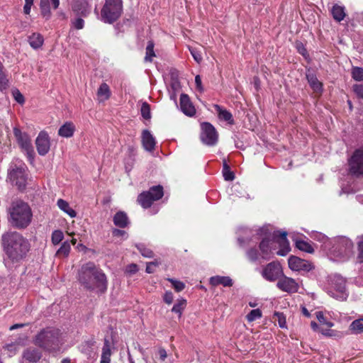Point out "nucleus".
Returning a JSON list of instances; mask_svg holds the SVG:
<instances>
[{
    "instance_id": "obj_1",
    "label": "nucleus",
    "mask_w": 363,
    "mask_h": 363,
    "mask_svg": "<svg viewBox=\"0 0 363 363\" xmlns=\"http://www.w3.org/2000/svg\"><path fill=\"white\" fill-rule=\"evenodd\" d=\"M78 281L86 289L104 293L108 281L106 274L92 262L84 264L78 272Z\"/></svg>"
},
{
    "instance_id": "obj_2",
    "label": "nucleus",
    "mask_w": 363,
    "mask_h": 363,
    "mask_svg": "<svg viewBox=\"0 0 363 363\" xmlns=\"http://www.w3.org/2000/svg\"><path fill=\"white\" fill-rule=\"evenodd\" d=\"M4 250L13 262L23 259L29 252L28 240L17 232H8L2 235Z\"/></svg>"
},
{
    "instance_id": "obj_3",
    "label": "nucleus",
    "mask_w": 363,
    "mask_h": 363,
    "mask_svg": "<svg viewBox=\"0 0 363 363\" xmlns=\"http://www.w3.org/2000/svg\"><path fill=\"white\" fill-rule=\"evenodd\" d=\"M9 222L17 228H25L31 221V209L23 201H16L13 202L9 209Z\"/></svg>"
},
{
    "instance_id": "obj_4",
    "label": "nucleus",
    "mask_w": 363,
    "mask_h": 363,
    "mask_svg": "<svg viewBox=\"0 0 363 363\" xmlns=\"http://www.w3.org/2000/svg\"><path fill=\"white\" fill-rule=\"evenodd\" d=\"M34 342L36 345L47 350H56L62 344L60 330L57 328H47L35 336Z\"/></svg>"
},
{
    "instance_id": "obj_5",
    "label": "nucleus",
    "mask_w": 363,
    "mask_h": 363,
    "mask_svg": "<svg viewBox=\"0 0 363 363\" xmlns=\"http://www.w3.org/2000/svg\"><path fill=\"white\" fill-rule=\"evenodd\" d=\"M325 290L331 297L339 301H345L349 296L346 288V279L339 274L328 277Z\"/></svg>"
},
{
    "instance_id": "obj_6",
    "label": "nucleus",
    "mask_w": 363,
    "mask_h": 363,
    "mask_svg": "<svg viewBox=\"0 0 363 363\" xmlns=\"http://www.w3.org/2000/svg\"><path fill=\"white\" fill-rule=\"evenodd\" d=\"M122 13V0H106L101 11V19L106 23H113L121 17Z\"/></svg>"
},
{
    "instance_id": "obj_7",
    "label": "nucleus",
    "mask_w": 363,
    "mask_h": 363,
    "mask_svg": "<svg viewBox=\"0 0 363 363\" xmlns=\"http://www.w3.org/2000/svg\"><path fill=\"white\" fill-rule=\"evenodd\" d=\"M163 195V187L161 185L154 186L149 191L140 194L138 196V201L143 208H147L155 201L160 199Z\"/></svg>"
},
{
    "instance_id": "obj_8",
    "label": "nucleus",
    "mask_w": 363,
    "mask_h": 363,
    "mask_svg": "<svg viewBox=\"0 0 363 363\" xmlns=\"http://www.w3.org/2000/svg\"><path fill=\"white\" fill-rule=\"evenodd\" d=\"M353 249V243L351 240L345 237L339 238L333 247L332 252L340 261L348 259Z\"/></svg>"
},
{
    "instance_id": "obj_9",
    "label": "nucleus",
    "mask_w": 363,
    "mask_h": 363,
    "mask_svg": "<svg viewBox=\"0 0 363 363\" xmlns=\"http://www.w3.org/2000/svg\"><path fill=\"white\" fill-rule=\"evenodd\" d=\"M349 172L355 177L363 176V145L357 149L348 160Z\"/></svg>"
},
{
    "instance_id": "obj_10",
    "label": "nucleus",
    "mask_w": 363,
    "mask_h": 363,
    "mask_svg": "<svg viewBox=\"0 0 363 363\" xmlns=\"http://www.w3.org/2000/svg\"><path fill=\"white\" fill-rule=\"evenodd\" d=\"M201 140L202 143L208 146H213L218 142V133L216 128L209 123L204 122L201 124Z\"/></svg>"
},
{
    "instance_id": "obj_11",
    "label": "nucleus",
    "mask_w": 363,
    "mask_h": 363,
    "mask_svg": "<svg viewBox=\"0 0 363 363\" xmlns=\"http://www.w3.org/2000/svg\"><path fill=\"white\" fill-rule=\"evenodd\" d=\"M26 167L24 164L12 169L9 173V178L12 183L21 190L23 189L26 184Z\"/></svg>"
},
{
    "instance_id": "obj_12",
    "label": "nucleus",
    "mask_w": 363,
    "mask_h": 363,
    "mask_svg": "<svg viewBox=\"0 0 363 363\" xmlns=\"http://www.w3.org/2000/svg\"><path fill=\"white\" fill-rule=\"evenodd\" d=\"M261 274L262 277L269 281H275L283 275L281 266L275 262L267 264L262 269Z\"/></svg>"
},
{
    "instance_id": "obj_13",
    "label": "nucleus",
    "mask_w": 363,
    "mask_h": 363,
    "mask_svg": "<svg viewBox=\"0 0 363 363\" xmlns=\"http://www.w3.org/2000/svg\"><path fill=\"white\" fill-rule=\"evenodd\" d=\"M287 233L285 231H276L274 233V241L275 246L279 245V250L276 254L280 256L286 255L290 251L289 242L286 238Z\"/></svg>"
},
{
    "instance_id": "obj_14",
    "label": "nucleus",
    "mask_w": 363,
    "mask_h": 363,
    "mask_svg": "<svg viewBox=\"0 0 363 363\" xmlns=\"http://www.w3.org/2000/svg\"><path fill=\"white\" fill-rule=\"evenodd\" d=\"M288 264L289 268L293 271L308 272L313 269L311 262L295 256H291L289 258Z\"/></svg>"
},
{
    "instance_id": "obj_15",
    "label": "nucleus",
    "mask_w": 363,
    "mask_h": 363,
    "mask_svg": "<svg viewBox=\"0 0 363 363\" xmlns=\"http://www.w3.org/2000/svg\"><path fill=\"white\" fill-rule=\"evenodd\" d=\"M13 134L21 148L26 151L29 157H32L33 150L28 134L22 133L21 130L16 127L13 128Z\"/></svg>"
},
{
    "instance_id": "obj_16",
    "label": "nucleus",
    "mask_w": 363,
    "mask_h": 363,
    "mask_svg": "<svg viewBox=\"0 0 363 363\" xmlns=\"http://www.w3.org/2000/svg\"><path fill=\"white\" fill-rule=\"evenodd\" d=\"M277 286L282 291L287 293H296L298 290V284L292 278L284 276L280 277L277 283Z\"/></svg>"
},
{
    "instance_id": "obj_17",
    "label": "nucleus",
    "mask_w": 363,
    "mask_h": 363,
    "mask_svg": "<svg viewBox=\"0 0 363 363\" xmlns=\"http://www.w3.org/2000/svg\"><path fill=\"white\" fill-rule=\"evenodd\" d=\"M272 238H264L259 244L261 256L264 259H269L276 253V246Z\"/></svg>"
},
{
    "instance_id": "obj_18",
    "label": "nucleus",
    "mask_w": 363,
    "mask_h": 363,
    "mask_svg": "<svg viewBox=\"0 0 363 363\" xmlns=\"http://www.w3.org/2000/svg\"><path fill=\"white\" fill-rule=\"evenodd\" d=\"M35 145L38 154L43 156L45 155L50 147L48 134L45 131H41L35 140Z\"/></svg>"
},
{
    "instance_id": "obj_19",
    "label": "nucleus",
    "mask_w": 363,
    "mask_h": 363,
    "mask_svg": "<svg viewBox=\"0 0 363 363\" xmlns=\"http://www.w3.org/2000/svg\"><path fill=\"white\" fill-rule=\"evenodd\" d=\"M42 354L38 349L28 347L23 352L21 363H37L41 358Z\"/></svg>"
},
{
    "instance_id": "obj_20",
    "label": "nucleus",
    "mask_w": 363,
    "mask_h": 363,
    "mask_svg": "<svg viewBox=\"0 0 363 363\" xmlns=\"http://www.w3.org/2000/svg\"><path fill=\"white\" fill-rule=\"evenodd\" d=\"M180 108L182 111L188 116L192 117L196 114L195 107L186 94H182L180 96Z\"/></svg>"
},
{
    "instance_id": "obj_21",
    "label": "nucleus",
    "mask_w": 363,
    "mask_h": 363,
    "mask_svg": "<svg viewBox=\"0 0 363 363\" xmlns=\"http://www.w3.org/2000/svg\"><path fill=\"white\" fill-rule=\"evenodd\" d=\"M50 4L54 9H57L60 5V0H40L41 14L46 19H49L51 16Z\"/></svg>"
},
{
    "instance_id": "obj_22",
    "label": "nucleus",
    "mask_w": 363,
    "mask_h": 363,
    "mask_svg": "<svg viewBox=\"0 0 363 363\" xmlns=\"http://www.w3.org/2000/svg\"><path fill=\"white\" fill-rule=\"evenodd\" d=\"M72 9L77 14L86 16L91 11V6L86 0H74Z\"/></svg>"
},
{
    "instance_id": "obj_23",
    "label": "nucleus",
    "mask_w": 363,
    "mask_h": 363,
    "mask_svg": "<svg viewBox=\"0 0 363 363\" xmlns=\"http://www.w3.org/2000/svg\"><path fill=\"white\" fill-rule=\"evenodd\" d=\"M142 143L145 150L148 152H152L154 150L155 147V140L149 130H144L143 131Z\"/></svg>"
},
{
    "instance_id": "obj_24",
    "label": "nucleus",
    "mask_w": 363,
    "mask_h": 363,
    "mask_svg": "<svg viewBox=\"0 0 363 363\" xmlns=\"http://www.w3.org/2000/svg\"><path fill=\"white\" fill-rule=\"evenodd\" d=\"M209 283L213 286L222 285L223 286H232L233 281L230 277L225 276H214L211 277L209 279Z\"/></svg>"
},
{
    "instance_id": "obj_25",
    "label": "nucleus",
    "mask_w": 363,
    "mask_h": 363,
    "mask_svg": "<svg viewBox=\"0 0 363 363\" xmlns=\"http://www.w3.org/2000/svg\"><path fill=\"white\" fill-rule=\"evenodd\" d=\"M76 130L72 122L65 123L58 130V135L62 138H71Z\"/></svg>"
},
{
    "instance_id": "obj_26",
    "label": "nucleus",
    "mask_w": 363,
    "mask_h": 363,
    "mask_svg": "<svg viewBox=\"0 0 363 363\" xmlns=\"http://www.w3.org/2000/svg\"><path fill=\"white\" fill-rule=\"evenodd\" d=\"M214 108L218 113L219 119L226 121L228 124H234V120L231 113L226 109L223 108L219 105H214Z\"/></svg>"
},
{
    "instance_id": "obj_27",
    "label": "nucleus",
    "mask_w": 363,
    "mask_h": 363,
    "mask_svg": "<svg viewBox=\"0 0 363 363\" xmlns=\"http://www.w3.org/2000/svg\"><path fill=\"white\" fill-rule=\"evenodd\" d=\"M111 343L108 339L105 338L100 363H111Z\"/></svg>"
},
{
    "instance_id": "obj_28",
    "label": "nucleus",
    "mask_w": 363,
    "mask_h": 363,
    "mask_svg": "<svg viewBox=\"0 0 363 363\" xmlns=\"http://www.w3.org/2000/svg\"><path fill=\"white\" fill-rule=\"evenodd\" d=\"M111 96V90L106 83H102L97 91V97L99 102H104Z\"/></svg>"
},
{
    "instance_id": "obj_29",
    "label": "nucleus",
    "mask_w": 363,
    "mask_h": 363,
    "mask_svg": "<svg viewBox=\"0 0 363 363\" xmlns=\"http://www.w3.org/2000/svg\"><path fill=\"white\" fill-rule=\"evenodd\" d=\"M113 223L119 228H125L129 223L127 214L123 211L117 212L113 216Z\"/></svg>"
},
{
    "instance_id": "obj_30",
    "label": "nucleus",
    "mask_w": 363,
    "mask_h": 363,
    "mask_svg": "<svg viewBox=\"0 0 363 363\" xmlns=\"http://www.w3.org/2000/svg\"><path fill=\"white\" fill-rule=\"evenodd\" d=\"M306 79L313 91L316 92H320L322 91V84L319 82L316 76L313 72H308L306 74Z\"/></svg>"
},
{
    "instance_id": "obj_31",
    "label": "nucleus",
    "mask_w": 363,
    "mask_h": 363,
    "mask_svg": "<svg viewBox=\"0 0 363 363\" xmlns=\"http://www.w3.org/2000/svg\"><path fill=\"white\" fill-rule=\"evenodd\" d=\"M57 205L58 208L67 213L71 218H75L77 216L76 211L70 207L69 203L65 200L60 199L57 200Z\"/></svg>"
},
{
    "instance_id": "obj_32",
    "label": "nucleus",
    "mask_w": 363,
    "mask_h": 363,
    "mask_svg": "<svg viewBox=\"0 0 363 363\" xmlns=\"http://www.w3.org/2000/svg\"><path fill=\"white\" fill-rule=\"evenodd\" d=\"M43 41V37L40 33H34L28 37V43L33 49L40 48Z\"/></svg>"
},
{
    "instance_id": "obj_33",
    "label": "nucleus",
    "mask_w": 363,
    "mask_h": 363,
    "mask_svg": "<svg viewBox=\"0 0 363 363\" xmlns=\"http://www.w3.org/2000/svg\"><path fill=\"white\" fill-rule=\"evenodd\" d=\"M333 18L337 22H340L345 17V7L335 4L331 10Z\"/></svg>"
},
{
    "instance_id": "obj_34",
    "label": "nucleus",
    "mask_w": 363,
    "mask_h": 363,
    "mask_svg": "<svg viewBox=\"0 0 363 363\" xmlns=\"http://www.w3.org/2000/svg\"><path fill=\"white\" fill-rule=\"evenodd\" d=\"M349 330L352 334L363 333V318L354 320L351 323Z\"/></svg>"
},
{
    "instance_id": "obj_35",
    "label": "nucleus",
    "mask_w": 363,
    "mask_h": 363,
    "mask_svg": "<svg viewBox=\"0 0 363 363\" xmlns=\"http://www.w3.org/2000/svg\"><path fill=\"white\" fill-rule=\"evenodd\" d=\"M71 250L70 242L67 240L62 243L60 247L56 252V257H67Z\"/></svg>"
},
{
    "instance_id": "obj_36",
    "label": "nucleus",
    "mask_w": 363,
    "mask_h": 363,
    "mask_svg": "<svg viewBox=\"0 0 363 363\" xmlns=\"http://www.w3.org/2000/svg\"><path fill=\"white\" fill-rule=\"evenodd\" d=\"M186 306V301L184 298H181L173 306L172 311L178 314L179 318L182 315V312Z\"/></svg>"
},
{
    "instance_id": "obj_37",
    "label": "nucleus",
    "mask_w": 363,
    "mask_h": 363,
    "mask_svg": "<svg viewBox=\"0 0 363 363\" xmlns=\"http://www.w3.org/2000/svg\"><path fill=\"white\" fill-rule=\"evenodd\" d=\"M296 247L298 250H300L301 251H304L306 252L312 253L313 252V248L311 246V245L304 240H296Z\"/></svg>"
},
{
    "instance_id": "obj_38",
    "label": "nucleus",
    "mask_w": 363,
    "mask_h": 363,
    "mask_svg": "<svg viewBox=\"0 0 363 363\" xmlns=\"http://www.w3.org/2000/svg\"><path fill=\"white\" fill-rule=\"evenodd\" d=\"M64 238V234L60 230H55L52 233L51 240L54 245H58Z\"/></svg>"
},
{
    "instance_id": "obj_39",
    "label": "nucleus",
    "mask_w": 363,
    "mask_h": 363,
    "mask_svg": "<svg viewBox=\"0 0 363 363\" xmlns=\"http://www.w3.org/2000/svg\"><path fill=\"white\" fill-rule=\"evenodd\" d=\"M315 315L318 320L320 324L326 325L328 328H332L334 325L333 322L327 320L322 311L316 312Z\"/></svg>"
},
{
    "instance_id": "obj_40",
    "label": "nucleus",
    "mask_w": 363,
    "mask_h": 363,
    "mask_svg": "<svg viewBox=\"0 0 363 363\" xmlns=\"http://www.w3.org/2000/svg\"><path fill=\"white\" fill-rule=\"evenodd\" d=\"M352 77L355 81H363V68L354 67L352 69Z\"/></svg>"
},
{
    "instance_id": "obj_41",
    "label": "nucleus",
    "mask_w": 363,
    "mask_h": 363,
    "mask_svg": "<svg viewBox=\"0 0 363 363\" xmlns=\"http://www.w3.org/2000/svg\"><path fill=\"white\" fill-rule=\"evenodd\" d=\"M140 112L143 118L148 120L151 118L150 107L147 102H143L141 106Z\"/></svg>"
},
{
    "instance_id": "obj_42",
    "label": "nucleus",
    "mask_w": 363,
    "mask_h": 363,
    "mask_svg": "<svg viewBox=\"0 0 363 363\" xmlns=\"http://www.w3.org/2000/svg\"><path fill=\"white\" fill-rule=\"evenodd\" d=\"M154 56V44L152 42H149L146 48V55L145 60L146 62H151Z\"/></svg>"
},
{
    "instance_id": "obj_43",
    "label": "nucleus",
    "mask_w": 363,
    "mask_h": 363,
    "mask_svg": "<svg viewBox=\"0 0 363 363\" xmlns=\"http://www.w3.org/2000/svg\"><path fill=\"white\" fill-rule=\"evenodd\" d=\"M262 317V312L259 309H253L247 315L248 322H252Z\"/></svg>"
},
{
    "instance_id": "obj_44",
    "label": "nucleus",
    "mask_w": 363,
    "mask_h": 363,
    "mask_svg": "<svg viewBox=\"0 0 363 363\" xmlns=\"http://www.w3.org/2000/svg\"><path fill=\"white\" fill-rule=\"evenodd\" d=\"M137 247L143 257L150 258L153 256L152 251L145 245H138Z\"/></svg>"
},
{
    "instance_id": "obj_45",
    "label": "nucleus",
    "mask_w": 363,
    "mask_h": 363,
    "mask_svg": "<svg viewBox=\"0 0 363 363\" xmlns=\"http://www.w3.org/2000/svg\"><path fill=\"white\" fill-rule=\"evenodd\" d=\"M168 281L171 282L172 286L177 292L182 291L185 288V284L180 281H177L174 279H168Z\"/></svg>"
},
{
    "instance_id": "obj_46",
    "label": "nucleus",
    "mask_w": 363,
    "mask_h": 363,
    "mask_svg": "<svg viewBox=\"0 0 363 363\" xmlns=\"http://www.w3.org/2000/svg\"><path fill=\"white\" fill-rule=\"evenodd\" d=\"M4 350H7L9 352V355L13 356L14 355L18 350V345L16 343H10L7 344L4 347Z\"/></svg>"
},
{
    "instance_id": "obj_47",
    "label": "nucleus",
    "mask_w": 363,
    "mask_h": 363,
    "mask_svg": "<svg viewBox=\"0 0 363 363\" xmlns=\"http://www.w3.org/2000/svg\"><path fill=\"white\" fill-rule=\"evenodd\" d=\"M189 50L191 52V55H192L194 60L197 62V63H201L203 58H202V56H201V54L200 52V51H199L196 48H189Z\"/></svg>"
},
{
    "instance_id": "obj_48",
    "label": "nucleus",
    "mask_w": 363,
    "mask_h": 363,
    "mask_svg": "<svg viewBox=\"0 0 363 363\" xmlns=\"http://www.w3.org/2000/svg\"><path fill=\"white\" fill-rule=\"evenodd\" d=\"M358 260L360 263H363V235L359 238L358 241Z\"/></svg>"
},
{
    "instance_id": "obj_49",
    "label": "nucleus",
    "mask_w": 363,
    "mask_h": 363,
    "mask_svg": "<svg viewBox=\"0 0 363 363\" xmlns=\"http://www.w3.org/2000/svg\"><path fill=\"white\" fill-rule=\"evenodd\" d=\"M12 94H13V98L18 104H23L24 103V101H25L24 96L18 89L13 90Z\"/></svg>"
},
{
    "instance_id": "obj_50",
    "label": "nucleus",
    "mask_w": 363,
    "mask_h": 363,
    "mask_svg": "<svg viewBox=\"0 0 363 363\" xmlns=\"http://www.w3.org/2000/svg\"><path fill=\"white\" fill-rule=\"evenodd\" d=\"M247 256L251 261H256L258 259V251L252 248L247 252Z\"/></svg>"
},
{
    "instance_id": "obj_51",
    "label": "nucleus",
    "mask_w": 363,
    "mask_h": 363,
    "mask_svg": "<svg viewBox=\"0 0 363 363\" xmlns=\"http://www.w3.org/2000/svg\"><path fill=\"white\" fill-rule=\"evenodd\" d=\"M223 175L225 180L226 181H233L235 178V174L230 168L223 170Z\"/></svg>"
},
{
    "instance_id": "obj_52",
    "label": "nucleus",
    "mask_w": 363,
    "mask_h": 363,
    "mask_svg": "<svg viewBox=\"0 0 363 363\" xmlns=\"http://www.w3.org/2000/svg\"><path fill=\"white\" fill-rule=\"evenodd\" d=\"M353 91L357 94L359 98L363 99V85L362 84H355L353 86Z\"/></svg>"
},
{
    "instance_id": "obj_53",
    "label": "nucleus",
    "mask_w": 363,
    "mask_h": 363,
    "mask_svg": "<svg viewBox=\"0 0 363 363\" xmlns=\"http://www.w3.org/2000/svg\"><path fill=\"white\" fill-rule=\"evenodd\" d=\"M72 26L76 29H82L84 26V21L82 18H78L72 22Z\"/></svg>"
},
{
    "instance_id": "obj_54",
    "label": "nucleus",
    "mask_w": 363,
    "mask_h": 363,
    "mask_svg": "<svg viewBox=\"0 0 363 363\" xmlns=\"http://www.w3.org/2000/svg\"><path fill=\"white\" fill-rule=\"evenodd\" d=\"M138 271V267L136 264H130L125 268V273L128 274H134Z\"/></svg>"
},
{
    "instance_id": "obj_55",
    "label": "nucleus",
    "mask_w": 363,
    "mask_h": 363,
    "mask_svg": "<svg viewBox=\"0 0 363 363\" xmlns=\"http://www.w3.org/2000/svg\"><path fill=\"white\" fill-rule=\"evenodd\" d=\"M174 300V295L171 291H166L163 296V301L167 304H171Z\"/></svg>"
},
{
    "instance_id": "obj_56",
    "label": "nucleus",
    "mask_w": 363,
    "mask_h": 363,
    "mask_svg": "<svg viewBox=\"0 0 363 363\" xmlns=\"http://www.w3.org/2000/svg\"><path fill=\"white\" fill-rule=\"evenodd\" d=\"M159 263L157 262H151L147 264L146 267V272L148 274L153 273L155 271V268L158 266Z\"/></svg>"
},
{
    "instance_id": "obj_57",
    "label": "nucleus",
    "mask_w": 363,
    "mask_h": 363,
    "mask_svg": "<svg viewBox=\"0 0 363 363\" xmlns=\"http://www.w3.org/2000/svg\"><path fill=\"white\" fill-rule=\"evenodd\" d=\"M276 315L278 316V323L279 327L281 328H286V318L283 314L277 313Z\"/></svg>"
},
{
    "instance_id": "obj_58",
    "label": "nucleus",
    "mask_w": 363,
    "mask_h": 363,
    "mask_svg": "<svg viewBox=\"0 0 363 363\" xmlns=\"http://www.w3.org/2000/svg\"><path fill=\"white\" fill-rule=\"evenodd\" d=\"M112 233L115 237H124L125 238H128L127 233L123 230L113 229Z\"/></svg>"
},
{
    "instance_id": "obj_59",
    "label": "nucleus",
    "mask_w": 363,
    "mask_h": 363,
    "mask_svg": "<svg viewBox=\"0 0 363 363\" xmlns=\"http://www.w3.org/2000/svg\"><path fill=\"white\" fill-rule=\"evenodd\" d=\"M241 186L239 184H235L232 186L230 191L232 194H237L238 196H241V193L240 190H241Z\"/></svg>"
},
{
    "instance_id": "obj_60",
    "label": "nucleus",
    "mask_w": 363,
    "mask_h": 363,
    "mask_svg": "<svg viewBox=\"0 0 363 363\" xmlns=\"http://www.w3.org/2000/svg\"><path fill=\"white\" fill-rule=\"evenodd\" d=\"M195 83H196V89H198V91H199L200 92H203V87L202 86L201 79V77L199 75H196V77H195Z\"/></svg>"
},
{
    "instance_id": "obj_61",
    "label": "nucleus",
    "mask_w": 363,
    "mask_h": 363,
    "mask_svg": "<svg viewBox=\"0 0 363 363\" xmlns=\"http://www.w3.org/2000/svg\"><path fill=\"white\" fill-rule=\"evenodd\" d=\"M158 353H159L160 359L162 361H164L167 356L166 350L164 348H160L158 350Z\"/></svg>"
},
{
    "instance_id": "obj_62",
    "label": "nucleus",
    "mask_w": 363,
    "mask_h": 363,
    "mask_svg": "<svg viewBox=\"0 0 363 363\" xmlns=\"http://www.w3.org/2000/svg\"><path fill=\"white\" fill-rule=\"evenodd\" d=\"M32 5L25 4L23 7V11L26 14H29L30 12Z\"/></svg>"
},
{
    "instance_id": "obj_63",
    "label": "nucleus",
    "mask_w": 363,
    "mask_h": 363,
    "mask_svg": "<svg viewBox=\"0 0 363 363\" xmlns=\"http://www.w3.org/2000/svg\"><path fill=\"white\" fill-rule=\"evenodd\" d=\"M301 312H302L303 315L307 318H309L311 316L309 311L307 310V308L305 306L301 307Z\"/></svg>"
},
{
    "instance_id": "obj_64",
    "label": "nucleus",
    "mask_w": 363,
    "mask_h": 363,
    "mask_svg": "<svg viewBox=\"0 0 363 363\" xmlns=\"http://www.w3.org/2000/svg\"><path fill=\"white\" fill-rule=\"evenodd\" d=\"M356 200L360 203L363 204V195L359 194L355 196Z\"/></svg>"
}]
</instances>
